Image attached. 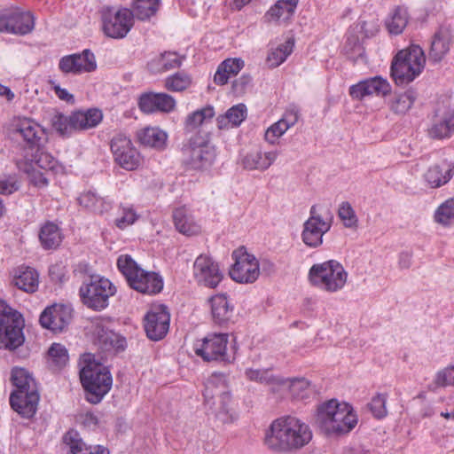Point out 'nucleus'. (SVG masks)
<instances>
[{"mask_svg": "<svg viewBox=\"0 0 454 454\" xmlns=\"http://www.w3.org/2000/svg\"><path fill=\"white\" fill-rule=\"evenodd\" d=\"M313 434L309 426L294 416L274 419L264 437L265 445L271 450L286 452L307 445Z\"/></svg>", "mask_w": 454, "mask_h": 454, "instance_id": "nucleus-1", "label": "nucleus"}, {"mask_svg": "<svg viewBox=\"0 0 454 454\" xmlns=\"http://www.w3.org/2000/svg\"><path fill=\"white\" fill-rule=\"evenodd\" d=\"M316 423L325 434L350 432L357 424V416L348 403L332 399L318 406Z\"/></svg>", "mask_w": 454, "mask_h": 454, "instance_id": "nucleus-2", "label": "nucleus"}, {"mask_svg": "<svg viewBox=\"0 0 454 454\" xmlns=\"http://www.w3.org/2000/svg\"><path fill=\"white\" fill-rule=\"evenodd\" d=\"M117 267L125 277L128 285L141 294L153 295L159 294L163 288L161 276L156 272L143 270L129 254L120 255Z\"/></svg>", "mask_w": 454, "mask_h": 454, "instance_id": "nucleus-3", "label": "nucleus"}, {"mask_svg": "<svg viewBox=\"0 0 454 454\" xmlns=\"http://www.w3.org/2000/svg\"><path fill=\"white\" fill-rule=\"evenodd\" d=\"M348 273L337 260H328L313 264L309 270L308 279L311 286L325 293L341 291L348 282Z\"/></svg>", "mask_w": 454, "mask_h": 454, "instance_id": "nucleus-4", "label": "nucleus"}, {"mask_svg": "<svg viewBox=\"0 0 454 454\" xmlns=\"http://www.w3.org/2000/svg\"><path fill=\"white\" fill-rule=\"evenodd\" d=\"M426 57L422 48L411 45L399 51L391 63V76L397 85L411 82L424 69Z\"/></svg>", "mask_w": 454, "mask_h": 454, "instance_id": "nucleus-5", "label": "nucleus"}, {"mask_svg": "<svg viewBox=\"0 0 454 454\" xmlns=\"http://www.w3.org/2000/svg\"><path fill=\"white\" fill-rule=\"evenodd\" d=\"M82 385L86 392V400L97 404L109 392L113 379L107 367L89 362L80 371Z\"/></svg>", "mask_w": 454, "mask_h": 454, "instance_id": "nucleus-6", "label": "nucleus"}, {"mask_svg": "<svg viewBox=\"0 0 454 454\" xmlns=\"http://www.w3.org/2000/svg\"><path fill=\"white\" fill-rule=\"evenodd\" d=\"M22 315L0 300V348L13 350L24 342Z\"/></svg>", "mask_w": 454, "mask_h": 454, "instance_id": "nucleus-7", "label": "nucleus"}, {"mask_svg": "<svg viewBox=\"0 0 454 454\" xmlns=\"http://www.w3.org/2000/svg\"><path fill=\"white\" fill-rule=\"evenodd\" d=\"M227 375L222 372H214L205 384L204 397L207 402L215 397L218 398L219 405L215 416L222 423H230L236 419L237 416L231 407V394L227 390Z\"/></svg>", "mask_w": 454, "mask_h": 454, "instance_id": "nucleus-8", "label": "nucleus"}, {"mask_svg": "<svg viewBox=\"0 0 454 454\" xmlns=\"http://www.w3.org/2000/svg\"><path fill=\"white\" fill-rule=\"evenodd\" d=\"M116 293V287L108 279L99 275H92L79 289L82 301L88 308L100 311L109 304V298Z\"/></svg>", "mask_w": 454, "mask_h": 454, "instance_id": "nucleus-9", "label": "nucleus"}, {"mask_svg": "<svg viewBox=\"0 0 454 454\" xmlns=\"http://www.w3.org/2000/svg\"><path fill=\"white\" fill-rule=\"evenodd\" d=\"M229 336L226 333H211L193 342L195 355L205 362L231 363L232 357L228 354Z\"/></svg>", "mask_w": 454, "mask_h": 454, "instance_id": "nucleus-10", "label": "nucleus"}, {"mask_svg": "<svg viewBox=\"0 0 454 454\" xmlns=\"http://www.w3.org/2000/svg\"><path fill=\"white\" fill-rule=\"evenodd\" d=\"M323 215L317 205H313L309 209V217L303 223L301 239L303 243L310 247L317 248L323 244V238L327 233L333 223V216Z\"/></svg>", "mask_w": 454, "mask_h": 454, "instance_id": "nucleus-11", "label": "nucleus"}, {"mask_svg": "<svg viewBox=\"0 0 454 454\" xmlns=\"http://www.w3.org/2000/svg\"><path fill=\"white\" fill-rule=\"evenodd\" d=\"M185 163L194 169L210 167L216 156L215 148L209 143V134L205 137L194 136L183 149Z\"/></svg>", "mask_w": 454, "mask_h": 454, "instance_id": "nucleus-12", "label": "nucleus"}, {"mask_svg": "<svg viewBox=\"0 0 454 454\" xmlns=\"http://www.w3.org/2000/svg\"><path fill=\"white\" fill-rule=\"evenodd\" d=\"M101 18L105 35L114 39L124 38L134 24V14L128 8L116 10L106 7L102 10Z\"/></svg>", "mask_w": 454, "mask_h": 454, "instance_id": "nucleus-13", "label": "nucleus"}, {"mask_svg": "<svg viewBox=\"0 0 454 454\" xmlns=\"http://www.w3.org/2000/svg\"><path fill=\"white\" fill-rule=\"evenodd\" d=\"M231 257L234 263L229 270L230 277L237 283L251 284L260 276V265L257 258L249 254L246 247L235 249Z\"/></svg>", "mask_w": 454, "mask_h": 454, "instance_id": "nucleus-14", "label": "nucleus"}, {"mask_svg": "<svg viewBox=\"0 0 454 454\" xmlns=\"http://www.w3.org/2000/svg\"><path fill=\"white\" fill-rule=\"evenodd\" d=\"M34 17L17 6L4 8L0 12V32L24 35L34 29Z\"/></svg>", "mask_w": 454, "mask_h": 454, "instance_id": "nucleus-15", "label": "nucleus"}, {"mask_svg": "<svg viewBox=\"0 0 454 454\" xmlns=\"http://www.w3.org/2000/svg\"><path fill=\"white\" fill-rule=\"evenodd\" d=\"M10 131L20 137L29 148L39 147L46 137L45 129L34 119L25 116H15L9 126Z\"/></svg>", "mask_w": 454, "mask_h": 454, "instance_id": "nucleus-16", "label": "nucleus"}, {"mask_svg": "<svg viewBox=\"0 0 454 454\" xmlns=\"http://www.w3.org/2000/svg\"><path fill=\"white\" fill-rule=\"evenodd\" d=\"M192 276L195 281L206 287L215 288L223 280V274L210 255L200 254L193 262Z\"/></svg>", "mask_w": 454, "mask_h": 454, "instance_id": "nucleus-17", "label": "nucleus"}, {"mask_svg": "<svg viewBox=\"0 0 454 454\" xmlns=\"http://www.w3.org/2000/svg\"><path fill=\"white\" fill-rule=\"evenodd\" d=\"M111 151L114 160L122 168L130 171L139 167L141 162L140 153L128 137L122 134L114 136L111 141Z\"/></svg>", "mask_w": 454, "mask_h": 454, "instance_id": "nucleus-18", "label": "nucleus"}, {"mask_svg": "<svg viewBox=\"0 0 454 454\" xmlns=\"http://www.w3.org/2000/svg\"><path fill=\"white\" fill-rule=\"evenodd\" d=\"M170 315L164 305L151 308L145 317V330L152 340L163 339L168 332Z\"/></svg>", "mask_w": 454, "mask_h": 454, "instance_id": "nucleus-19", "label": "nucleus"}, {"mask_svg": "<svg viewBox=\"0 0 454 454\" xmlns=\"http://www.w3.org/2000/svg\"><path fill=\"white\" fill-rule=\"evenodd\" d=\"M72 319V309L64 304L48 306L41 313L39 322L42 327L54 333L63 332Z\"/></svg>", "mask_w": 454, "mask_h": 454, "instance_id": "nucleus-20", "label": "nucleus"}, {"mask_svg": "<svg viewBox=\"0 0 454 454\" xmlns=\"http://www.w3.org/2000/svg\"><path fill=\"white\" fill-rule=\"evenodd\" d=\"M390 90L391 86L387 79L374 76L351 85L348 92L353 99L363 100L370 96H386Z\"/></svg>", "mask_w": 454, "mask_h": 454, "instance_id": "nucleus-21", "label": "nucleus"}, {"mask_svg": "<svg viewBox=\"0 0 454 454\" xmlns=\"http://www.w3.org/2000/svg\"><path fill=\"white\" fill-rule=\"evenodd\" d=\"M175 98L167 93H143L138 98V107L145 114L170 113L176 107Z\"/></svg>", "mask_w": 454, "mask_h": 454, "instance_id": "nucleus-22", "label": "nucleus"}, {"mask_svg": "<svg viewBox=\"0 0 454 454\" xmlns=\"http://www.w3.org/2000/svg\"><path fill=\"white\" fill-rule=\"evenodd\" d=\"M38 391L15 390L10 396L12 408L24 418H31L36 411Z\"/></svg>", "mask_w": 454, "mask_h": 454, "instance_id": "nucleus-23", "label": "nucleus"}, {"mask_svg": "<svg viewBox=\"0 0 454 454\" xmlns=\"http://www.w3.org/2000/svg\"><path fill=\"white\" fill-rule=\"evenodd\" d=\"M300 117L299 111L295 107L286 111L283 117L270 125L265 131L264 139L270 145H276L278 139L293 126L296 124Z\"/></svg>", "mask_w": 454, "mask_h": 454, "instance_id": "nucleus-24", "label": "nucleus"}, {"mask_svg": "<svg viewBox=\"0 0 454 454\" xmlns=\"http://www.w3.org/2000/svg\"><path fill=\"white\" fill-rule=\"evenodd\" d=\"M454 176V164L442 161L430 166L424 173L423 179L429 188L436 189L448 184Z\"/></svg>", "mask_w": 454, "mask_h": 454, "instance_id": "nucleus-25", "label": "nucleus"}, {"mask_svg": "<svg viewBox=\"0 0 454 454\" xmlns=\"http://www.w3.org/2000/svg\"><path fill=\"white\" fill-rule=\"evenodd\" d=\"M278 151L262 152L253 150L246 153L241 159V165L247 170H267L278 159Z\"/></svg>", "mask_w": 454, "mask_h": 454, "instance_id": "nucleus-26", "label": "nucleus"}, {"mask_svg": "<svg viewBox=\"0 0 454 454\" xmlns=\"http://www.w3.org/2000/svg\"><path fill=\"white\" fill-rule=\"evenodd\" d=\"M282 381L283 383L278 384L280 391L287 390L294 399L306 400L314 393L310 382L305 378L285 379L282 377Z\"/></svg>", "mask_w": 454, "mask_h": 454, "instance_id": "nucleus-27", "label": "nucleus"}, {"mask_svg": "<svg viewBox=\"0 0 454 454\" xmlns=\"http://www.w3.org/2000/svg\"><path fill=\"white\" fill-rule=\"evenodd\" d=\"M173 221L176 229L184 235L192 236L200 231V224L185 207H180L174 210Z\"/></svg>", "mask_w": 454, "mask_h": 454, "instance_id": "nucleus-28", "label": "nucleus"}, {"mask_svg": "<svg viewBox=\"0 0 454 454\" xmlns=\"http://www.w3.org/2000/svg\"><path fill=\"white\" fill-rule=\"evenodd\" d=\"M103 119L102 112L97 108L87 111H75L71 114L74 130H85L95 128Z\"/></svg>", "mask_w": 454, "mask_h": 454, "instance_id": "nucleus-29", "label": "nucleus"}, {"mask_svg": "<svg viewBox=\"0 0 454 454\" xmlns=\"http://www.w3.org/2000/svg\"><path fill=\"white\" fill-rule=\"evenodd\" d=\"M13 283L19 289L26 293H35L39 286V274L34 268L20 266L16 270Z\"/></svg>", "mask_w": 454, "mask_h": 454, "instance_id": "nucleus-30", "label": "nucleus"}, {"mask_svg": "<svg viewBox=\"0 0 454 454\" xmlns=\"http://www.w3.org/2000/svg\"><path fill=\"white\" fill-rule=\"evenodd\" d=\"M211 314L215 324L223 325L228 323L233 313V306L225 294H216L211 297Z\"/></svg>", "mask_w": 454, "mask_h": 454, "instance_id": "nucleus-31", "label": "nucleus"}, {"mask_svg": "<svg viewBox=\"0 0 454 454\" xmlns=\"http://www.w3.org/2000/svg\"><path fill=\"white\" fill-rule=\"evenodd\" d=\"M416 99L417 93L410 89L402 93H395L387 100V106L393 114L404 115L411 109Z\"/></svg>", "mask_w": 454, "mask_h": 454, "instance_id": "nucleus-32", "label": "nucleus"}, {"mask_svg": "<svg viewBox=\"0 0 454 454\" xmlns=\"http://www.w3.org/2000/svg\"><path fill=\"white\" fill-rule=\"evenodd\" d=\"M244 67L245 62L241 58L226 59L218 66L214 82L218 85H224L230 77L237 75Z\"/></svg>", "mask_w": 454, "mask_h": 454, "instance_id": "nucleus-33", "label": "nucleus"}, {"mask_svg": "<svg viewBox=\"0 0 454 454\" xmlns=\"http://www.w3.org/2000/svg\"><path fill=\"white\" fill-rule=\"evenodd\" d=\"M78 202L87 210L99 215L106 213L112 208V201L110 200L101 197L91 191L82 193L78 198Z\"/></svg>", "mask_w": 454, "mask_h": 454, "instance_id": "nucleus-34", "label": "nucleus"}, {"mask_svg": "<svg viewBox=\"0 0 454 454\" xmlns=\"http://www.w3.org/2000/svg\"><path fill=\"white\" fill-rule=\"evenodd\" d=\"M247 106L240 103L231 106L223 115H219L216 119L219 129H229L239 127L247 118Z\"/></svg>", "mask_w": 454, "mask_h": 454, "instance_id": "nucleus-35", "label": "nucleus"}, {"mask_svg": "<svg viewBox=\"0 0 454 454\" xmlns=\"http://www.w3.org/2000/svg\"><path fill=\"white\" fill-rule=\"evenodd\" d=\"M246 378L250 381L268 385L272 392H280L279 383H283L282 377L274 375L270 369L247 368L245 371Z\"/></svg>", "mask_w": 454, "mask_h": 454, "instance_id": "nucleus-36", "label": "nucleus"}, {"mask_svg": "<svg viewBox=\"0 0 454 454\" xmlns=\"http://www.w3.org/2000/svg\"><path fill=\"white\" fill-rule=\"evenodd\" d=\"M299 0H278L265 13L268 22L287 20L294 12Z\"/></svg>", "mask_w": 454, "mask_h": 454, "instance_id": "nucleus-37", "label": "nucleus"}, {"mask_svg": "<svg viewBox=\"0 0 454 454\" xmlns=\"http://www.w3.org/2000/svg\"><path fill=\"white\" fill-rule=\"evenodd\" d=\"M450 38L446 31H439L434 34L428 52V59L433 63L441 62L450 51Z\"/></svg>", "mask_w": 454, "mask_h": 454, "instance_id": "nucleus-38", "label": "nucleus"}, {"mask_svg": "<svg viewBox=\"0 0 454 454\" xmlns=\"http://www.w3.org/2000/svg\"><path fill=\"white\" fill-rule=\"evenodd\" d=\"M60 228L52 222L45 223L40 229L39 240L44 249H55L62 242Z\"/></svg>", "mask_w": 454, "mask_h": 454, "instance_id": "nucleus-39", "label": "nucleus"}, {"mask_svg": "<svg viewBox=\"0 0 454 454\" xmlns=\"http://www.w3.org/2000/svg\"><path fill=\"white\" fill-rule=\"evenodd\" d=\"M168 135L157 127H147L138 133V139L144 145L162 150L166 147Z\"/></svg>", "mask_w": 454, "mask_h": 454, "instance_id": "nucleus-40", "label": "nucleus"}, {"mask_svg": "<svg viewBox=\"0 0 454 454\" xmlns=\"http://www.w3.org/2000/svg\"><path fill=\"white\" fill-rule=\"evenodd\" d=\"M98 341L102 348L115 352L122 351L126 347V340L109 329L102 328L98 332Z\"/></svg>", "mask_w": 454, "mask_h": 454, "instance_id": "nucleus-41", "label": "nucleus"}, {"mask_svg": "<svg viewBox=\"0 0 454 454\" xmlns=\"http://www.w3.org/2000/svg\"><path fill=\"white\" fill-rule=\"evenodd\" d=\"M215 116L214 107L207 106L188 114L184 121V129L188 132L194 131L200 126L207 123Z\"/></svg>", "mask_w": 454, "mask_h": 454, "instance_id": "nucleus-42", "label": "nucleus"}, {"mask_svg": "<svg viewBox=\"0 0 454 454\" xmlns=\"http://www.w3.org/2000/svg\"><path fill=\"white\" fill-rule=\"evenodd\" d=\"M408 20L407 9L402 6L396 7L386 20L388 32L392 35L401 34L407 26Z\"/></svg>", "mask_w": 454, "mask_h": 454, "instance_id": "nucleus-43", "label": "nucleus"}, {"mask_svg": "<svg viewBox=\"0 0 454 454\" xmlns=\"http://www.w3.org/2000/svg\"><path fill=\"white\" fill-rule=\"evenodd\" d=\"M294 42L287 40L277 48L271 49L267 56L266 63L271 67L275 68L286 61L287 57L293 52Z\"/></svg>", "mask_w": 454, "mask_h": 454, "instance_id": "nucleus-44", "label": "nucleus"}, {"mask_svg": "<svg viewBox=\"0 0 454 454\" xmlns=\"http://www.w3.org/2000/svg\"><path fill=\"white\" fill-rule=\"evenodd\" d=\"M139 217L140 215L133 205L120 204L118 208V215L114 220V223L120 230H124L127 227L134 224Z\"/></svg>", "mask_w": 454, "mask_h": 454, "instance_id": "nucleus-45", "label": "nucleus"}, {"mask_svg": "<svg viewBox=\"0 0 454 454\" xmlns=\"http://www.w3.org/2000/svg\"><path fill=\"white\" fill-rule=\"evenodd\" d=\"M160 6V0H134L132 3L133 14L138 20H145L153 16Z\"/></svg>", "mask_w": 454, "mask_h": 454, "instance_id": "nucleus-46", "label": "nucleus"}, {"mask_svg": "<svg viewBox=\"0 0 454 454\" xmlns=\"http://www.w3.org/2000/svg\"><path fill=\"white\" fill-rule=\"evenodd\" d=\"M11 380L16 387V390H37L35 380L31 374L23 368H14L12 371Z\"/></svg>", "mask_w": 454, "mask_h": 454, "instance_id": "nucleus-47", "label": "nucleus"}, {"mask_svg": "<svg viewBox=\"0 0 454 454\" xmlns=\"http://www.w3.org/2000/svg\"><path fill=\"white\" fill-rule=\"evenodd\" d=\"M434 219L444 227L454 225V197L446 200L436 208Z\"/></svg>", "mask_w": 454, "mask_h": 454, "instance_id": "nucleus-48", "label": "nucleus"}, {"mask_svg": "<svg viewBox=\"0 0 454 454\" xmlns=\"http://www.w3.org/2000/svg\"><path fill=\"white\" fill-rule=\"evenodd\" d=\"M20 170L27 173L32 184L37 187H45L48 185V178L45 174L41 172L39 168L33 164H28L27 160H20L17 162Z\"/></svg>", "mask_w": 454, "mask_h": 454, "instance_id": "nucleus-49", "label": "nucleus"}, {"mask_svg": "<svg viewBox=\"0 0 454 454\" xmlns=\"http://www.w3.org/2000/svg\"><path fill=\"white\" fill-rule=\"evenodd\" d=\"M69 360L67 348L59 343H53L48 350V362L56 368L64 367Z\"/></svg>", "mask_w": 454, "mask_h": 454, "instance_id": "nucleus-50", "label": "nucleus"}, {"mask_svg": "<svg viewBox=\"0 0 454 454\" xmlns=\"http://www.w3.org/2000/svg\"><path fill=\"white\" fill-rule=\"evenodd\" d=\"M184 59V56L176 52H164L157 58L155 62L159 67L158 71L166 72L179 67Z\"/></svg>", "mask_w": 454, "mask_h": 454, "instance_id": "nucleus-51", "label": "nucleus"}, {"mask_svg": "<svg viewBox=\"0 0 454 454\" xmlns=\"http://www.w3.org/2000/svg\"><path fill=\"white\" fill-rule=\"evenodd\" d=\"M192 84L190 75L177 72L165 80V88L168 90L179 92L188 89Z\"/></svg>", "mask_w": 454, "mask_h": 454, "instance_id": "nucleus-52", "label": "nucleus"}, {"mask_svg": "<svg viewBox=\"0 0 454 454\" xmlns=\"http://www.w3.org/2000/svg\"><path fill=\"white\" fill-rule=\"evenodd\" d=\"M338 216L342 222L343 225L346 228L349 229H356L358 226V218L357 215L351 206V204L348 201H343L340 204L338 209Z\"/></svg>", "mask_w": 454, "mask_h": 454, "instance_id": "nucleus-53", "label": "nucleus"}, {"mask_svg": "<svg viewBox=\"0 0 454 454\" xmlns=\"http://www.w3.org/2000/svg\"><path fill=\"white\" fill-rule=\"evenodd\" d=\"M64 443L69 448V454H84L86 445L76 430L71 429L63 436Z\"/></svg>", "mask_w": 454, "mask_h": 454, "instance_id": "nucleus-54", "label": "nucleus"}, {"mask_svg": "<svg viewBox=\"0 0 454 454\" xmlns=\"http://www.w3.org/2000/svg\"><path fill=\"white\" fill-rule=\"evenodd\" d=\"M454 131V113L444 118L443 121L435 123L429 130V135L434 138H444Z\"/></svg>", "mask_w": 454, "mask_h": 454, "instance_id": "nucleus-55", "label": "nucleus"}, {"mask_svg": "<svg viewBox=\"0 0 454 454\" xmlns=\"http://www.w3.org/2000/svg\"><path fill=\"white\" fill-rule=\"evenodd\" d=\"M35 168L44 171H56L59 168L58 161L50 153L46 152H39L35 154V159L28 161Z\"/></svg>", "mask_w": 454, "mask_h": 454, "instance_id": "nucleus-56", "label": "nucleus"}, {"mask_svg": "<svg viewBox=\"0 0 454 454\" xmlns=\"http://www.w3.org/2000/svg\"><path fill=\"white\" fill-rule=\"evenodd\" d=\"M52 128L62 136H68L74 130L71 114L67 116L61 113L55 114L51 120Z\"/></svg>", "mask_w": 454, "mask_h": 454, "instance_id": "nucleus-57", "label": "nucleus"}, {"mask_svg": "<svg viewBox=\"0 0 454 454\" xmlns=\"http://www.w3.org/2000/svg\"><path fill=\"white\" fill-rule=\"evenodd\" d=\"M75 54L78 65L81 66L79 67L81 74L91 73L97 69L96 57L90 50L85 49L82 52Z\"/></svg>", "mask_w": 454, "mask_h": 454, "instance_id": "nucleus-58", "label": "nucleus"}, {"mask_svg": "<svg viewBox=\"0 0 454 454\" xmlns=\"http://www.w3.org/2000/svg\"><path fill=\"white\" fill-rule=\"evenodd\" d=\"M387 395L385 394H377L372 398V401L369 403V408L376 419H380L387 416Z\"/></svg>", "mask_w": 454, "mask_h": 454, "instance_id": "nucleus-59", "label": "nucleus"}, {"mask_svg": "<svg viewBox=\"0 0 454 454\" xmlns=\"http://www.w3.org/2000/svg\"><path fill=\"white\" fill-rule=\"evenodd\" d=\"M80 67L75 53L63 56L59 61V69L65 74H81Z\"/></svg>", "mask_w": 454, "mask_h": 454, "instance_id": "nucleus-60", "label": "nucleus"}, {"mask_svg": "<svg viewBox=\"0 0 454 454\" xmlns=\"http://www.w3.org/2000/svg\"><path fill=\"white\" fill-rule=\"evenodd\" d=\"M20 187V183L16 175L0 176V194L11 195Z\"/></svg>", "mask_w": 454, "mask_h": 454, "instance_id": "nucleus-61", "label": "nucleus"}, {"mask_svg": "<svg viewBox=\"0 0 454 454\" xmlns=\"http://www.w3.org/2000/svg\"><path fill=\"white\" fill-rule=\"evenodd\" d=\"M434 383L440 387L454 386V365L439 371L435 375Z\"/></svg>", "mask_w": 454, "mask_h": 454, "instance_id": "nucleus-62", "label": "nucleus"}, {"mask_svg": "<svg viewBox=\"0 0 454 454\" xmlns=\"http://www.w3.org/2000/svg\"><path fill=\"white\" fill-rule=\"evenodd\" d=\"M51 89L60 100L66 101L67 103L74 102V95L69 93L67 90L61 88L59 84L55 83L54 82H51Z\"/></svg>", "mask_w": 454, "mask_h": 454, "instance_id": "nucleus-63", "label": "nucleus"}, {"mask_svg": "<svg viewBox=\"0 0 454 454\" xmlns=\"http://www.w3.org/2000/svg\"><path fill=\"white\" fill-rule=\"evenodd\" d=\"M412 254L410 252H402L398 257V265L401 269H409L411 266Z\"/></svg>", "mask_w": 454, "mask_h": 454, "instance_id": "nucleus-64", "label": "nucleus"}]
</instances>
